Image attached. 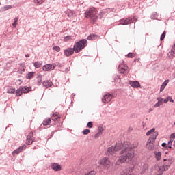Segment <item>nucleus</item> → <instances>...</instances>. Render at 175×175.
Here are the masks:
<instances>
[{"instance_id":"f257e3e1","label":"nucleus","mask_w":175,"mask_h":175,"mask_svg":"<svg viewBox=\"0 0 175 175\" xmlns=\"http://www.w3.org/2000/svg\"><path fill=\"white\" fill-rule=\"evenodd\" d=\"M132 150V146H131L129 142H124V143H116V146H112L109 147L107 149V155H113L114 152L117 151H120V155L122 154H125V152H128V151H131Z\"/></svg>"},{"instance_id":"f03ea898","label":"nucleus","mask_w":175,"mask_h":175,"mask_svg":"<svg viewBox=\"0 0 175 175\" xmlns=\"http://www.w3.org/2000/svg\"><path fill=\"white\" fill-rule=\"evenodd\" d=\"M135 157V153L133 152H125L124 154H120L119 158L116 162V165H121V163H125L126 161H128V163L129 165H133V158Z\"/></svg>"},{"instance_id":"7ed1b4c3","label":"nucleus","mask_w":175,"mask_h":175,"mask_svg":"<svg viewBox=\"0 0 175 175\" xmlns=\"http://www.w3.org/2000/svg\"><path fill=\"white\" fill-rule=\"evenodd\" d=\"M98 9L94 7H90L86 10L85 12V16L86 18H89L90 24H95L98 21Z\"/></svg>"},{"instance_id":"20e7f679","label":"nucleus","mask_w":175,"mask_h":175,"mask_svg":"<svg viewBox=\"0 0 175 175\" xmlns=\"http://www.w3.org/2000/svg\"><path fill=\"white\" fill-rule=\"evenodd\" d=\"M87 46V40L85 39H82L77 42L76 44L74 45V49H75V53H80L83 49Z\"/></svg>"},{"instance_id":"39448f33","label":"nucleus","mask_w":175,"mask_h":175,"mask_svg":"<svg viewBox=\"0 0 175 175\" xmlns=\"http://www.w3.org/2000/svg\"><path fill=\"white\" fill-rule=\"evenodd\" d=\"M158 135V133H154V135H150L149 137L146 144V148H148V150H152V148H154V143H155V140H157Z\"/></svg>"},{"instance_id":"423d86ee","label":"nucleus","mask_w":175,"mask_h":175,"mask_svg":"<svg viewBox=\"0 0 175 175\" xmlns=\"http://www.w3.org/2000/svg\"><path fill=\"white\" fill-rule=\"evenodd\" d=\"M100 165H101V166H103L105 167V169H109V167H110V159H109L108 157H104L103 159H101L100 161Z\"/></svg>"},{"instance_id":"0eeeda50","label":"nucleus","mask_w":175,"mask_h":175,"mask_svg":"<svg viewBox=\"0 0 175 175\" xmlns=\"http://www.w3.org/2000/svg\"><path fill=\"white\" fill-rule=\"evenodd\" d=\"M75 52L76 53L75 46H73V48H67L64 51L65 57H70Z\"/></svg>"},{"instance_id":"6e6552de","label":"nucleus","mask_w":175,"mask_h":175,"mask_svg":"<svg viewBox=\"0 0 175 175\" xmlns=\"http://www.w3.org/2000/svg\"><path fill=\"white\" fill-rule=\"evenodd\" d=\"M120 24L122 25H128V24H132L133 23V18H126L119 21Z\"/></svg>"},{"instance_id":"1a4fd4ad","label":"nucleus","mask_w":175,"mask_h":175,"mask_svg":"<svg viewBox=\"0 0 175 175\" xmlns=\"http://www.w3.org/2000/svg\"><path fill=\"white\" fill-rule=\"evenodd\" d=\"M111 99H113L111 94H110V93H107L102 98V102L103 103H109Z\"/></svg>"},{"instance_id":"9d476101","label":"nucleus","mask_w":175,"mask_h":175,"mask_svg":"<svg viewBox=\"0 0 175 175\" xmlns=\"http://www.w3.org/2000/svg\"><path fill=\"white\" fill-rule=\"evenodd\" d=\"M54 69H55V64H45L42 67V70H44L45 72H49L50 70H54Z\"/></svg>"},{"instance_id":"9b49d317","label":"nucleus","mask_w":175,"mask_h":175,"mask_svg":"<svg viewBox=\"0 0 175 175\" xmlns=\"http://www.w3.org/2000/svg\"><path fill=\"white\" fill-rule=\"evenodd\" d=\"M170 165H172V161H168V163H164L163 166H159V170L160 172H166L167 170H169Z\"/></svg>"},{"instance_id":"f8f14e48","label":"nucleus","mask_w":175,"mask_h":175,"mask_svg":"<svg viewBox=\"0 0 175 175\" xmlns=\"http://www.w3.org/2000/svg\"><path fill=\"white\" fill-rule=\"evenodd\" d=\"M25 148H27V146L25 144L19 146L17 149H16L12 152V155H17L20 154V152H22V151H24Z\"/></svg>"},{"instance_id":"ddd939ff","label":"nucleus","mask_w":175,"mask_h":175,"mask_svg":"<svg viewBox=\"0 0 175 175\" xmlns=\"http://www.w3.org/2000/svg\"><path fill=\"white\" fill-rule=\"evenodd\" d=\"M118 70L122 74L126 73V70H128V66L124 64L119 65L118 66Z\"/></svg>"},{"instance_id":"4468645a","label":"nucleus","mask_w":175,"mask_h":175,"mask_svg":"<svg viewBox=\"0 0 175 175\" xmlns=\"http://www.w3.org/2000/svg\"><path fill=\"white\" fill-rule=\"evenodd\" d=\"M33 143V133L31 132L28 135H27V144L28 146H31Z\"/></svg>"},{"instance_id":"2eb2a0df","label":"nucleus","mask_w":175,"mask_h":175,"mask_svg":"<svg viewBox=\"0 0 175 175\" xmlns=\"http://www.w3.org/2000/svg\"><path fill=\"white\" fill-rule=\"evenodd\" d=\"M51 167L55 172H59V170H61V165H59L57 163H52L51 165Z\"/></svg>"},{"instance_id":"dca6fc26","label":"nucleus","mask_w":175,"mask_h":175,"mask_svg":"<svg viewBox=\"0 0 175 175\" xmlns=\"http://www.w3.org/2000/svg\"><path fill=\"white\" fill-rule=\"evenodd\" d=\"M129 84L133 87V88H139L140 87V83L137 81H131Z\"/></svg>"},{"instance_id":"f3484780","label":"nucleus","mask_w":175,"mask_h":175,"mask_svg":"<svg viewBox=\"0 0 175 175\" xmlns=\"http://www.w3.org/2000/svg\"><path fill=\"white\" fill-rule=\"evenodd\" d=\"M43 87H45L46 88H50V87L53 86V82L49 80L44 81L42 82Z\"/></svg>"},{"instance_id":"a211bd4d","label":"nucleus","mask_w":175,"mask_h":175,"mask_svg":"<svg viewBox=\"0 0 175 175\" xmlns=\"http://www.w3.org/2000/svg\"><path fill=\"white\" fill-rule=\"evenodd\" d=\"M167 55L170 59H172L173 57H175V44H174V47H173L171 49V51L168 53Z\"/></svg>"},{"instance_id":"6ab92c4d","label":"nucleus","mask_w":175,"mask_h":175,"mask_svg":"<svg viewBox=\"0 0 175 175\" xmlns=\"http://www.w3.org/2000/svg\"><path fill=\"white\" fill-rule=\"evenodd\" d=\"M158 102L154 105V107H159L161 105H163V98L159 97L157 98Z\"/></svg>"},{"instance_id":"aec40b11","label":"nucleus","mask_w":175,"mask_h":175,"mask_svg":"<svg viewBox=\"0 0 175 175\" xmlns=\"http://www.w3.org/2000/svg\"><path fill=\"white\" fill-rule=\"evenodd\" d=\"M152 133H153V135H152ZM155 133H158V131H155V128H152V129L149 130L146 133V136H150V135H152V136H154V135H155Z\"/></svg>"},{"instance_id":"412c9836","label":"nucleus","mask_w":175,"mask_h":175,"mask_svg":"<svg viewBox=\"0 0 175 175\" xmlns=\"http://www.w3.org/2000/svg\"><path fill=\"white\" fill-rule=\"evenodd\" d=\"M169 83V80H165L161 85L160 88V92H162L167 85V83Z\"/></svg>"},{"instance_id":"4be33fe9","label":"nucleus","mask_w":175,"mask_h":175,"mask_svg":"<svg viewBox=\"0 0 175 175\" xmlns=\"http://www.w3.org/2000/svg\"><path fill=\"white\" fill-rule=\"evenodd\" d=\"M154 154L157 161H161V158H162V153H161V152H157V151H154Z\"/></svg>"},{"instance_id":"5701e85b","label":"nucleus","mask_w":175,"mask_h":175,"mask_svg":"<svg viewBox=\"0 0 175 175\" xmlns=\"http://www.w3.org/2000/svg\"><path fill=\"white\" fill-rule=\"evenodd\" d=\"M49 124H51V119L50 118L44 119L42 122L43 126H47Z\"/></svg>"},{"instance_id":"b1692460","label":"nucleus","mask_w":175,"mask_h":175,"mask_svg":"<svg viewBox=\"0 0 175 175\" xmlns=\"http://www.w3.org/2000/svg\"><path fill=\"white\" fill-rule=\"evenodd\" d=\"M42 76L40 74L37 76V84H38V85H42V83H43V81H42Z\"/></svg>"},{"instance_id":"393cba45","label":"nucleus","mask_w":175,"mask_h":175,"mask_svg":"<svg viewBox=\"0 0 175 175\" xmlns=\"http://www.w3.org/2000/svg\"><path fill=\"white\" fill-rule=\"evenodd\" d=\"M21 90H22V92L23 94H28V92L29 91H31V90L29 89V88L27 87V86H24V87H21Z\"/></svg>"},{"instance_id":"a878e982","label":"nucleus","mask_w":175,"mask_h":175,"mask_svg":"<svg viewBox=\"0 0 175 175\" xmlns=\"http://www.w3.org/2000/svg\"><path fill=\"white\" fill-rule=\"evenodd\" d=\"M8 94H16V88H14L13 87H10L7 90Z\"/></svg>"},{"instance_id":"bb28decb","label":"nucleus","mask_w":175,"mask_h":175,"mask_svg":"<svg viewBox=\"0 0 175 175\" xmlns=\"http://www.w3.org/2000/svg\"><path fill=\"white\" fill-rule=\"evenodd\" d=\"M23 90L21 89V87L20 88L17 89L16 92V96H21L23 95Z\"/></svg>"},{"instance_id":"cd10ccee","label":"nucleus","mask_w":175,"mask_h":175,"mask_svg":"<svg viewBox=\"0 0 175 175\" xmlns=\"http://www.w3.org/2000/svg\"><path fill=\"white\" fill-rule=\"evenodd\" d=\"M34 68L36 69L42 67V63L40 62H35L33 63Z\"/></svg>"},{"instance_id":"c85d7f7f","label":"nucleus","mask_w":175,"mask_h":175,"mask_svg":"<svg viewBox=\"0 0 175 175\" xmlns=\"http://www.w3.org/2000/svg\"><path fill=\"white\" fill-rule=\"evenodd\" d=\"M98 38V35L96 34H90L89 36H88L87 39L88 40H94V38Z\"/></svg>"},{"instance_id":"c756f323","label":"nucleus","mask_w":175,"mask_h":175,"mask_svg":"<svg viewBox=\"0 0 175 175\" xmlns=\"http://www.w3.org/2000/svg\"><path fill=\"white\" fill-rule=\"evenodd\" d=\"M129 143L131 147H132V148H131V150H129L127 152H129V151H132V150H133V148H135V147H137L139 146V144L137 142H134L133 144V145L131 144V142H129Z\"/></svg>"},{"instance_id":"7c9ffc66","label":"nucleus","mask_w":175,"mask_h":175,"mask_svg":"<svg viewBox=\"0 0 175 175\" xmlns=\"http://www.w3.org/2000/svg\"><path fill=\"white\" fill-rule=\"evenodd\" d=\"M33 75H35V72H30L26 75V79H31L33 77Z\"/></svg>"},{"instance_id":"2f4dec72","label":"nucleus","mask_w":175,"mask_h":175,"mask_svg":"<svg viewBox=\"0 0 175 175\" xmlns=\"http://www.w3.org/2000/svg\"><path fill=\"white\" fill-rule=\"evenodd\" d=\"M150 18L152 20H157V18H158V14L157 12H153L150 16Z\"/></svg>"},{"instance_id":"473e14b6","label":"nucleus","mask_w":175,"mask_h":175,"mask_svg":"<svg viewBox=\"0 0 175 175\" xmlns=\"http://www.w3.org/2000/svg\"><path fill=\"white\" fill-rule=\"evenodd\" d=\"M52 50H55V51H57V53H59V51H61V47H59V46H54L52 48Z\"/></svg>"},{"instance_id":"72a5a7b5","label":"nucleus","mask_w":175,"mask_h":175,"mask_svg":"<svg viewBox=\"0 0 175 175\" xmlns=\"http://www.w3.org/2000/svg\"><path fill=\"white\" fill-rule=\"evenodd\" d=\"M105 14H106V11L105 10H103L102 12H100L98 14L99 18H102V17H103V16H105Z\"/></svg>"},{"instance_id":"f704fd0d","label":"nucleus","mask_w":175,"mask_h":175,"mask_svg":"<svg viewBox=\"0 0 175 175\" xmlns=\"http://www.w3.org/2000/svg\"><path fill=\"white\" fill-rule=\"evenodd\" d=\"M91 131L88 129H85L82 131L83 135H88Z\"/></svg>"},{"instance_id":"c9c22d12","label":"nucleus","mask_w":175,"mask_h":175,"mask_svg":"<svg viewBox=\"0 0 175 175\" xmlns=\"http://www.w3.org/2000/svg\"><path fill=\"white\" fill-rule=\"evenodd\" d=\"M35 3H37V5H42L43 2H44V0H34Z\"/></svg>"},{"instance_id":"e433bc0d","label":"nucleus","mask_w":175,"mask_h":175,"mask_svg":"<svg viewBox=\"0 0 175 175\" xmlns=\"http://www.w3.org/2000/svg\"><path fill=\"white\" fill-rule=\"evenodd\" d=\"M9 9H12V5H5L3 7V10L6 12V10H9Z\"/></svg>"},{"instance_id":"4c0bfd02","label":"nucleus","mask_w":175,"mask_h":175,"mask_svg":"<svg viewBox=\"0 0 175 175\" xmlns=\"http://www.w3.org/2000/svg\"><path fill=\"white\" fill-rule=\"evenodd\" d=\"M166 36V31H163L160 37V40H163L165 39V37Z\"/></svg>"},{"instance_id":"58836bf2","label":"nucleus","mask_w":175,"mask_h":175,"mask_svg":"<svg viewBox=\"0 0 175 175\" xmlns=\"http://www.w3.org/2000/svg\"><path fill=\"white\" fill-rule=\"evenodd\" d=\"M72 39V36H67L64 38V42H68V40H70Z\"/></svg>"},{"instance_id":"ea45409f","label":"nucleus","mask_w":175,"mask_h":175,"mask_svg":"<svg viewBox=\"0 0 175 175\" xmlns=\"http://www.w3.org/2000/svg\"><path fill=\"white\" fill-rule=\"evenodd\" d=\"M59 117L58 116L57 113H54L53 116V118L52 120L53 121H55V120H57V118H59Z\"/></svg>"},{"instance_id":"a19ab883","label":"nucleus","mask_w":175,"mask_h":175,"mask_svg":"<svg viewBox=\"0 0 175 175\" xmlns=\"http://www.w3.org/2000/svg\"><path fill=\"white\" fill-rule=\"evenodd\" d=\"M98 133H101V132H103V126H99L98 128Z\"/></svg>"},{"instance_id":"79ce46f5","label":"nucleus","mask_w":175,"mask_h":175,"mask_svg":"<svg viewBox=\"0 0 175 175\" xmlns=\"http://www.w3.org/2000/svg\"><path fill=\"white\" fill-rule=\"evenodd\" d=\"M173 142H174V139L170 138V140L168 142V146H172V144H173Z\"/></svg>"},{"instance_id":"37998d69","label":"nucleus","mask_w":175,"mask_h":175,"mask_svg":"<svg viewBox=\"0 0 175 175\" xmlns=\"http://www.w3.org/2000/svg\"><path fill=\"white\" fill-rule=\"evenodd\" d=\"M92 126H94V124H92V122H89L87 124V127H88V128H92Z\"/></svg>"},{"instance_id":"c03bdc74","label":"nucleus","mask_w":175,"mask_h":175,"mask_svg":"<svg viewBox=\"0 0 175 175\" xmlns=\"http://www.w3.org/2000/svg\"><path fill=\"white\" fill-rule=\"evenodd\" d=\"M161 146L166 149L167 148V144H166V142L162 143Z\"/></svg>"},{"instance_id":"a18cd8bd","label":"nucleus","mask_w":175,"mask_h":175,"mask_svg":"<svg viewBox=\"0 0 175 175\" xmlns=\"http://www.w3.org/2000/svg\"><path fill=\"white\" fill-rule=\"evenodd\" d=\"M128 57H129V58H133V57H135V55H134L133 53H129Z\"/></svg>"},{"instance_id":"49530a36","label":"nucleus","mask_w":175,"mask_h":175,"mask_svg":"<svg viewBox=\"0 0 175 175\" xmlns=\"http://www.w3.org/2000/svg\"><path fill=\"white\" fill-rule=\"evenodd\" d=\"M170 138L174 139V138H175V133H172V134L170 135Z\"/></svg>"},{"instance_id":"de8ad7c7","label":"nucleus","mask_w":175,"mask_h":175,"mask_svg":"<svg viewBox=\"0 0 175 175\" xmlns=\"http://www.w3.org/2000/svg\"><path fill=\"white\" fill-rule=\"evenodd\" d=\"M167 98L168 99V102H172V103L174 102V100H172V97L170 96L167 97Z\"/></svg>"},{"instance_id":"09e8293b","label":"nucleus","mask_w":175,"mask_h":175,"mask_svg":"<svg viewBox=\"0 0 175 175\" xmlns=\"http://www.w3.org/2000/svg\"><path fill=\"white\" fill-rule=\"evenodd\" d=\"M100 135V133H97L96 134H95L94 137H96V139H98V137H99Z\"/></svg>"},{"instance_id":"8fccbe9b","label":"nucleus","mask_w":175,"mask_h":175,"mask_svg":"<svg viewBox=\"0 0 175 175\" xmlns=\"http://www.w3.org/2000/svg\"><path fill=\"white\" fill-rule=\"evenodd\" d=\"M12 27H13L14 28H16V27H17V23L14 22V23H12Z\"/></svg>"},{"instance_id":"3c124183","label":"nucleus","mask_w":175,"mask_h":175,"mask_svg":"<svg viewBox=\"0 0 175 175\" xmlns=\"http://www.w3.org/2000/svg\"><path fill=\"white\" fill-rule=\"evenodd\" d=\"M163 102L164 103H167L169 102V99L167 98V97L165 99H164Z\"/></svg>"},{"instance_id":"603ef678","label":"nucleus","mask_w":175,"mask_h":175,"mask_svg":"<svg viewBox=\"0 0 175 175\" xmlns=\"http://www.w3.org/2000/svg\"><path fill=\"white\" fill-rule=\"evenodd\" d=\"M14 22L17 23L18 21V17L14 18Z\"/></svg>"},{"instance_id":"864d4df0","label":"nucleus","mask_w":175,"mask_h":175,"mask_svg":"<svg viewBox=\"0 0 175 175\" xmlns=\"http://www.w3.org/2000/svg\"><path fill=\"white\" fill-rule=\"evenodd\" d=\"M42 129H43V125L41 124L39 127V130L42 131Z\"/></svg>"},{"instance_id":"5fc2aeb1","label":"nucleus","mask_w":175,"mask_h":175,"mask_svg":"<svg viewBox=\"0 0 175 175\" xmlns=\"http://www.w3.org/2000/svg\"><path fill=\"white\" fill-rule=\"evenodd\" d=\"M139 61H140V59H135V60H134V62H139Z\"/></svg>"},{"instance_id":"6e6d98bb","label":"nucleus","mask_w":175,"mask_h":175,"mask_svg":"<svg viewBox=\"0 0 175 175\" xmlns=\"http://www.w3.org/2000/svg\"><path fill=\"white\" fill-rule=\"evenodd\" d=\"M53 136H54V131H52L51 133V137H53Z\"/></svg>"},{"instance_id":"4d7b16f0","label":"nucleus","mask_w":175,"mask_h":175,"mask_svg":"<svg viewBox=\"0 0 175 175\" xmlns=\"http://www.w3.org/2000/svg\"><path fill=\"white\" fill-rule=\"evenodd\" d=\"M167 148H170V150H172V145H167Z\"/></svg>"},{"instance_id":"13d9d810","label":"nucleus","mask_w":175,"mask_h":175,"mask_svg":"<svg viewBox=\"0 0 175 175\" xmlns=\"http://www.w3.org/2000/svg\"><path fill=\"white\" fill-rule=\"evenodd\" d=\"M65 72H66V73H68V72H69V69L68 68H66Z\"/></svg>"},{"instance_id":"bf43d9fd","label":"nucleus","mask_w":175,"mask_h":175,"mask_svg":"<svg viewBox=\"0 0 175 175\" xmlns=\"http://www.w3.org/2000/svg\"><path fill=\"white\" fill-rule=\"evenodd\" d=\"M25 57H26V58H28V57H29V55L27 54V55H25Z\"/></svg>"},{"instance_id":"052dcab7","label":"nucleus","mask_w":175,"mask_h":175,"mask_svg":"<svg viewBox=\"0 0 175 175\" xmlns=\"http://www.w3.org/2000/svg\"><path fill=\"white\" fill-rule=\"evenodd\" d=\"M159 175H162V174H163V172H160L159 174H158Z\"/></svg>"},{"instance_id":"680f3d73","label":"nucleus","mask_w":175,"mask_h":175,"mask_svg":"<svg viewBox=\"0 0 175 175\" xmlns=\"http://www.w3.org/2000/svg\"><path fill=\"white\" fill-rule=\"evenodd\" d=\"M150 111H152V109L151 108L149 109V113H150Z\"/></svg>"},{"instance_id":"e2e57ef3","label":"nucleus","mask_w":175,"mask_h":175,"mask_svg":"<svg viewBox=\"0 0 175 175\" xmlns=\"http://www.w3.org/2000/svg\"><path fill=\"white\" fill-rule=\"evenodd\" d=\"M169 161H170V160H169V159H168V160H167V161H166V162H165V163H169Z\"/></svg>"},{"instance_id":"0e129e2a","label":"nucleus","mask_w":175,"mask_h":175,"mask_svg":"<svg viewBox=\"0 0 175 175\" xmlns=\"http://www.w3.org/2000/svg\"><path fill=\"white\" fill-rule=\"evenodd\" d=\"M163 161H164V162H167V159H164Z\"/></svg>"},{"instance_id":"69168bd1","label":"nucleus","mask_w":175,"mask_h":175,"mask_svg":"<svg viewBox=\"0 0 175 175\" xmlns=\"http://www.w3.org/2000/svg\"><path fill=\"white\" fill-rule=\"evenodd\" d=\"M173 146H174V147H175V141L173 143Z\"/></svg>"},{"instance_id":"338daca9","label":"nucleus","mask_w":175,"mask_h":175,"mask_svg":"<svg viewBox=\"0 0 175 175\" xmlns=\"http://www.w3.org/2000/svg\"><path fill=\"white\" fill-rule=\"evenodd\" d=\"M174 125H175V122H174Z\"/></svg>"},{"instance_id":"774afa93","label":"nucleus","mask_w":175,"mask_h":175,"mask_svg":"<svg viewBox=\"0 0 175 175\" xmlns=\"http://www.w3.org/2000/svg\"><path fill=\"white\" fill-rule=\"evenodd\" d=\"M0 5H1V3H0Z\"/></svg>"}]
</instances>
